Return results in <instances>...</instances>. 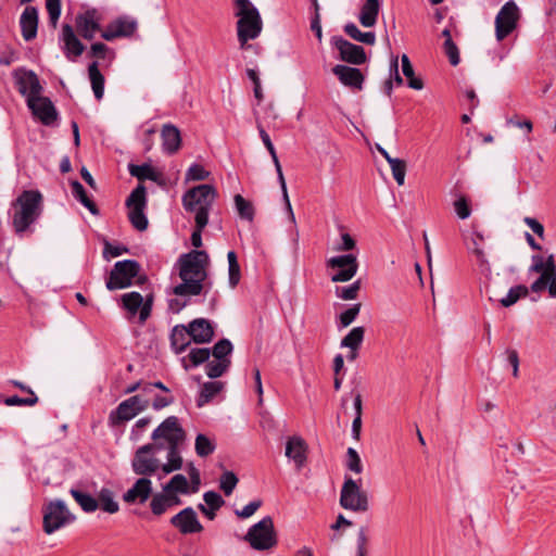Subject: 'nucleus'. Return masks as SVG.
Segmentation results:
<instances>
[{"mask_svg":"<svg viewBox=\"0 0 556 556\" xmlns=\"http://www.w3.org/2000/svg\"><path fill=\"white\" fill-rule=\"evenodd\" d=\"M207 264L208 255L202 250H193L180 255L178 265L181 283L174 287L173 293L179 296L199 295L203 291L207 277Z\"/></svg>","mask_w":556,"mask_h":556,"instance_id":"f257e3e1","label":"nucleus"},{"mask_svg":"<svg viewBox=\"0 0 556 556\" xmlns=\"http://www.w3.org/2000/svg\"><path fill=\"white\" fill-rule=\"evenodd\" d=\"M12 226L16 235H23L42 212V195L38 190H25L12 203Z\"/></svg>","mask_w":556,"mask_h":556,"instance_id":"f03ea898","label":"nucleus"},{"mask_svg":"<svg viewBox=\"0 0 556 556\" xmlns=\"http://www.w3.org/2000/svg\"><path fill=\"white\" fill-rule=\"evenodd\" d=\"M237 37L242 50L255 48L249 43L263 30V21L257 8L250 0H236Z\"/></svg>","mask_w":556,"mask_h":556,"instance_id":"7ed1b4c3","label":"nucleus"},{"mask_svg":"<svg viewBox=\"0 0 556 556\" xmlns=\"http://www.w3.org/2000/svg\"><path fill=\"white\" fill-rule=\"evenodd\" d=\"M217 198L216 189L211 185H199L189 189L182 195L184 208L194 214V222L199 227H206L208 213Z\"/></svg>","mask_w":556,"mask_h":556,"instance_id":"20e7f679","label":"nucleus"},{"mask_svg":"<svg viewBox=\"0 0 556 556\" xmlns=\"http://www.w3.org/2000/svg\"><path fill=\"white\" fill-rule=\"evenodd\" d=\"M42 528L47 534H52L75 520V516L62 500L47 503L42 508Z\"/></svg>","mask_w":556,"mask_h":556,"instance_id":"39448f33","label":"nucleus"},{"mask_svg":"<svg viewBox=\"0 0 556 556\" xmlns=\"http://www.w3.org/2000/svg\"><path fill=\"white\" fill-rule=\"evenodd\" d=\"M244 540L256 551H266L276 546L277 538L271 517H264L253 525L247 532Z\"/></svg>","mask_w":556,"mask_h":556,"instance_id":"423d86ee","label":"nucleus"},{"mask_svg":"<svg viewBox=\"0 0 556 556\" xmlns=\"http://www.w3.org/2000/svg\"><path fill=\"white\" fill-rule=\"evenodd\" d=\"M128 208V219L132 227L138 231H144L149 222L144 214L147 207V189L143 185H138L126 200Z\"/></svg>","mask_w":556,"mask_h":556,"instance_id":"0eeeda50","label":"nucleus"},{"mask_svg":"<svg viewBox=\"0 0 556 556\" xmlns=\"http://www.w3.org/2000/svg\"><path fill=\"white\" fill-rule=\"evenodd\" d=\"M340 505L344 509L355 513L368 510L369 504L366 492L351 477H345L340 492Z\"/></svg>","mask_w":556,"mask_h":556,"instance_id":"6e6552de","label":"nucleus"},{"mask_svg":"<svg viewBox=\"0 0 556 556\" xmlns=\"http://www.w3.org/2000/svg\"><path fill=\"white\" fill-rule=\"evenodd\" d=\"M140 265L135 260H124L115 263L106 280V288L111 291L125 289L132 283V279L138 276Z\"/></svg>","mask_w":556,"mask_h":556,"instance_id":"1a4fd4ad","label":"nucleus"},{"mask_svg":"<svg viewBox=\"0 0 556 556\" xmlns=\"http://www.w3.org/2000/svg\"><path fill=\"white\" fill-rule=\"evenodd\" d=\"M326 266L332 271L330 277L332 282L350 281L358 270L357 257L351 253L330 257Z\"/></svg>","mask_w":556,"mask_h":556,"instance_id":"9d476101","label":"nucleus"},{"mask_svg":"<svg viewBox=\"0 0 556 556\" xmlns=\"http://www.w3.org/2000/svg\"><path fill=\"white\" fill-rule=\"evenodd\" d=\"M149 407V401L141 399L139 395H132L121 402L118 406L109 415L111 426H118L125 421L132 419L139 413Z\"/></svg>","mask_w":556,"mask_h":556,"instance_id":"9b49d317","label":"nucleus"},{"mask_svg":"<svg viewBox=\"0 0 556 556\" xmlns=\"http://www.w3.org/2000/svg\"><path fill=\"white\" fill-rule=\"evenodd\" d=\"M156 447V445L148 443L136 451L131 462V468L136 475L147 478L161 467L160 460L152 455Z\"/></svg>","mask_w":556,"mask_h":556,"instance_id":"f8f14e48","label":"nucleus"},{"mask_svg":"<svg viewBox=\"0 0 556 556\" xmlns=\"http://www.w3.org/2000/svg\"><path fill=\"white\" fill-rule=\"evenodd\" d=\"M519 16V9L513 0L501 8L495 17V36L498 41L505 39L517 27Z\"/></svg>","mask_w":556,"mask_h":556,"instance_id":"ddd939ff","label":"nucleus"},{"mask_svg":"<svg viewBox=\"0 0 556 556\" xmlns=\"http://www.w3.org/2000/svg\"><path fill=\"white\" fill-rule=\"evenodd\" d=\"M485 236L472 225L469 241L466 242L467 251L475 257L479 271L486 278L491 277V263L484 250Z\"/></svg>","mask_w":556,"mask_h":556,"instance_id":"4468645a","label":"nucleus"},{"mask_svg":"<svg viewBox=\"0 0 556 556\" xmlns=\"http://www.w3.org/2000/svg\"><path fill=\"white\" fill-rule=\"evenodd\" d=\"M123 307L129 313L130 316H135L139 313V321L141 324L150 317L152 311L153 296L149 294L143 296L136 291L124 293L121 298Z\"/></svg>","mask_w":556,"mask_h":556,"instance_id":"2eb2a0df","label":"nucleus"},{"mask_svg":"<svg viewBox=\"0 0 556 556\" xmlns=\"http://www.w3.org/2000/svg\"><path fill=\"white\" fill-rule=\"evenodd\" d=\"M186 438L185 430L176 416L167 417L152 433V439H164L167 446H179Z\"/></svg>","mask_w":556,"mask_h":556,"instance_id":"dca6fc26","label":"nucleus"},{"mask_svg":"<svg viewBox=\"0 0 556 556\" xmlns=\"http://www.w3.org/2000/svg\"><path fill=\"white\" fill-rule=\"evenodd\" d=\"M170 525L184 534H194L203 531L197 513L192 507H186L170 518Z\"/></svg>","mask_w":556,"mask_h":556,"instance_id":"f3484780","label":"nucleus"},{"mask_svg":"<svg viewBox=\"0 0 556 556\" xmlns=\"http://www.w3.org/2000/svg\"><path fill=\"white\" fill-rule=\"evenodd\" d=\"M331 41L339 51L342 61L355 65L365 63L366 53L363 47L354 45L339 36L332 37Z\"/></svg>","mask_w":556,"mask_h":556,"instance_id":"a211bd4d","label":"nucleus"},{"mask_svg":"<svg viewBox=\"0 0 556 556\" xmlns=\"http://www.w3.org/2000/svg\"><path fill=\"white\" fill-rule=\"evenodd\" d=\"M62 51L67 60L75 62L85 51V46L75 35L70 24H64L61 31Z\"/></svg>","mask_w":556,"mask_h":556,"instance_id":"6ab92c4d","label":"nucleus"},{"mask_svg":"<svg viewBox=\"0 0 556 556\" xmlns=\"http://www.w3.org/2000/svg\"><path fill=\"white\" fill-rule=\"evenodd\" d=\"M28 108L31 110L33 114L38 117L42 124L51 125L56 119V111L49 98L38 97L29 98L27 102Z\"/></svg>","mask_w":556,"mask_h":556,"instance_id":"aec40b11","label":"nucleus"},{"mask_svg":"<svg viewBox=\"0 0 556 556\" xmlns=\"http://www.w3.org/2000/svg\"><path fill=\"white\" fill-rule=\"evenodd\" d=\"M137 21L127 16L119 17L108 25L101 37L111 41L118 37H129L137 30Z\"/></svg>","mask_w":556,"mask_h":556,"instance_id":"412c9836","label":"nucleus"},{"mask_svg":"<svg viewBox=\"0 0 556 556\" xmlns=\"http://www.w3.org/2000/svg\"><path fill=\"white\" fill-rule=\"evenodd\" d=\"M15 78L18 92L25 96L27 100L40 94L42 88L38 76L33 71H16Z\"/></svg>","mask_w":556,"mask_h":556,"instance_id":"4be33fe9","label":"nucleus"},{"mask_svg":"<svg viewBox=\"0 0 556 556\" xmlns=\"http://www.w3.org/2000/svg\"><path fill=\"white\" fill-rule=\"evenodd\" d=\"M152 493V482L150 479L141 477L134 485L124 493L123 501L127 504H143Z\"/></svg>","mask_w":556,"mask_h":556,"instance_id":"5701e85b","label":"nucleus"},{"mask_svg":"<svg viewBox=\"0 0 556 556\" xmlns=\"http://www.w3.org/2000/svg\"><path fill=\"white\" fill-rule=\"evenodd\" d=\"M286 456L292 459L300 469L306 462L307 444L303 438L299 435L290 437L286 443Z\"/></svg>","mask_w":556,"mask_h":556,"instance_id":"b1692460","label":"nucleus"},{"mask_svg":"<svg viewBox=\"0 0 556 556\" xmlns=\"http://www.w3.org/2000/svg\"><path fill=\"white\" fill-rule=\"evenodd\" d=\"M190 337L198 344L207 343L214 337V329L210 320L195 318L188 324Z\"/></svg>","mask_w":556,"mask_h":556,"instance_id":"393cba45","label":"nucleus"},{"mask_svg":"<svg viewBox=\"0 0 556 556\" xmlns=\"http://www.w3.org/2000/svg\"><path fill=\"white\" fill-rule=\"evenodd\" d=\"M332 72L344 86L362 89L364 76L358 68L338 64Z\"/></svg>","mask_w":556,"mask_h":556,"instance_id":"a878e982","label":"nucleus"},{"mask_svg":"<svg viewBox=\"0 0 556 556\" xmlns=\"http://www.w3.org/2000/svg\"><path fill=\"white\" fill-rule=\"evenodd\" d=\"M22 36L26 41L36 38L38 29V11L35 7H26L20 18Z\"/></svg>","mask_w":556,"mask_h":556,"instance_id":"bb28decb","label":"nucleus"},{"mask_svg":"<svg viewBox=\"0 0 556 556\" xmlns=\"http://www.w3.org/2000/svg\"><path fill=\"white\" fill-rule=\"evenodd\" d=\"M161 137L163 141V149L168 154L176 153L181 144V137L179 129L172 125L166 124L163 126L161 131Z\"/></svg>","mask_w":556,"mask_h":556,"instance_id":"cd10ccee","label":"nucleus"},{"mask_svg":"<svg viewBox=\"0 0 556 556\" xmlns=\"http://www.w3.org/2000/svg\"><path fill=\"white\" fill-rule=\"evenodd\" d=\"M380 7L381 4L379 0L364 1L358 15V21L363 27L370 28L376 25Z\"/></svg>","mask_w":556,"mask_h":556,"instance_id":"c85d7f7f","label":"nucleus"},{"mask_svg":"<svg viewBox=\"0 0 556 556\" xmlns=\"http://www.w3.org/2000/svg\"><path fill=\"white\" fill-rule=\"evenodd\" d=\"M76 27L81 37L91 40L99 29V24L94 21L93 15L87 12L77 16Z\"/></svg>","mask_w":556,"mask_h":556,"instance_id":"c756f323","label":"nucleus"},{"mask_svg":"<svg viewBox=\"0 0 556 556\" xmlns=\"http://www.w3.org/2000/svg\"><path fill=\"white\" fill-rule=\"evenodd\" d=\"M191 340L188 326L178 325L174 327L170 334V342L176 353L184 352Z\"/></svg>","mask_w":556,"mask_h":556,"instance_id":"7c9ffc66","label":"nucleus"},{"mask_svg":"<svg viewBox=\"0 0 556 556\" xmlns=\"http://www.w3.org/2000/svg\"><path fill=\"white\" fill-rule=\"evenodd\" d=\"M88 76L90 79L91 88L97 100H101L104 94V76L99 70L97 61L92 62L88 66Z\"/></svg>","mask_w":556,"mask_h":556,"instance_id":"2f4dec72","label":"nucleus"},{"mask_svg":"<svg viewBox=\"0 0 556 556\" xmlns=\"http://www.w3.org/2000/svg\"><path fill=\"white\" fill-rule=\"evenodd\" d=\"M128 169H129L130 175L138 178L139 180L149 179L154 182H157L159 185H163L162 175L160 173H157L149 164H142V165L130 164Z\"/></svg>","mask_w":556,"mask_h":556,"instance_id":"473e14b6","label":"nucleus"},{"mask_svg":"<svg viewBox=\"0 0 556 556\" xmlns=\"http://www.w3.org/2000/svg\"><path fill=\"white\" fill-rule=\"evenodd\" d=\"M531 271L539 273L540 276L551 277L555 274L556 265L554 256L551 254L547 258L541 255L532 256Z\"/></svg>","mask_w":556,"mask_h":556,"instance_id":"72a5a7b5","label":"nucleus"},{"mask_svg":"<svg viewBox=\"0 0 556 556\" xmlns=\"http://www.w3.org/2000/svg\"><path fill=\"white\" fill-rule=\"evenodd\" d=\"M72 193L92 215H99V208L96 203L87 195L84 186L74 180L71 182Z\"/></svg>","mask_w":556,"mask_h":556,"instance_id":"f704fd0d","label":"nucleus"},{"mask_svg":"<svg viewBox=\"0 0 556 556\" xmlns=\"http://www.w3.org/2000/svg\"><path fill=\"white\" fill-rule=\"evenodd\" d=\"M182 468V457L179 453V446H167V462L161 465L165 475Z\"/></svg>","mask_w":556,"mask_h":556,"instance_id":"c9c22d12","label":"nucleus"},{"mask_svg":"<svg viewBox=\"0 0 556 556\" xmlns=\"http://www.w3.org/2000/svg\"><path fill=\"white\" fill-rule=\"evenodd\" d=\"M224 388V383L220 381L205 382L202 386L200 396L197 401L199 407L206 405L216 394H218Z\"/></svg>","mask_w":556,"mask_h":556,"instance_id":"e433bc0d","label":"nucleus"},{"mask_svg":"<svg viewBox=\"0 0 556 556\" xmlns=\"http://www.w3.org/2000/svg\"><path fill=\"white\" fill-rule=\"evenodd\" d=\"M402 62V72L403 75L407 78V85L409 88L415 90H421L424 88V81L415 76V72L413 65L409 61V58L406 54L401 56Z\"/></svg>","mask_w":556,"mask_h":556,"instance_id":"4c0bfd02","label":"nucleus"},{"mask_svg":"<svg viewBox=\"0 0 556 556\" xmlns=\"http://www.w3.org/2000/svg\"><path fill=\"white\" fill-rule=\"evenodd\" d=\"M365 336V329L362 326L354 327L350 332L341 340V348H348L350 350H358L363 343Z\"/></svg>","mask_w":556,"mask_h":556,"instance_id":"58836bf2","label":"nucleus"},{"mask_svg":"<svg viewBox=\"0 0 556 556\" xmlns=\"http://www.w3.org/2000/svg\"><path fill=\"white\" fill-rule=\"evenodd\" d=\"M344 31L352 39L372 46L376 42V35L372 31L363 33L354 23H348L344 25Z\"/></svg>","mask_w":556,"mask_h":556,"instance_id":"ea45409f","label":"nucleus"},{"mask_svg":"<svg viewBox=\"0 0 556 556\" xmlns=\"http://www.w3.org/2000/svg\"><path fill=\"white\" fill-rule=\"evenodd\" d=\"M70 493L86 513H92L99 507L98 501L90 494L80 492L76 489H72Z\"/></svg>","mask_w":556,"mask_h":556,"instance_id":"a19ab883","label":"nucleus"},{"mask_svg":"<svg viewBox=\"0 0 556 556\" xmlns=\"http://www.w3.org/2000/svg\"><path fill=\"white\" fill-rule=\"evenodd\" d=\"M165 492H175L180 494L189 493V483L184 475H175L164 486Z\"/></svg>","mask_w":556,"mask_h":556,"instance_id":"79ce46f5","label":"nucleus"},{"mask_svg":"<svg viewBox=\"0 0 556 556\" xmlns=\"http://www.w3.org/2000/svg\"><path fill=\"white\" fill-rule=\"evenodd\" d=\"M98 503L99 507L109 514H115L119 509V505L114 500L113 493L108 489L101 490Z\"/></svg>","mask_w":556,"mask_h":556,"instance_id":"37998d69","label":"nucleus"},{"mask_svg":"<svg viewBox=\"0 0 556 556\" xmlns=\"http://www.w3.org/2000/svg\"><path fill=\"white\" fill-rule=\"evenodd\" d=\"M362 287L361 280H355L353 283L346 287H336L334 294L337 298L344 301L356 300Z\"/></svg>","mask_w":556,"mask_h":556,"instance_id":"c03bdc74","label":"nucleus"},{"mask_svg":"<svg viewBox=\"0 0 556 556\" xmlns=\"http://www.w3.org/2000/svg\"><path fill=\"white\" fill-rule=\"evenodd\" d=\"M228 260V275H229V285L231 288H235L241 278L240 266L237 260V254L235 251H229L227 254Z\"/></svg>","mask_w":556,"mask_h":556,"instance_id":"a18cd8bd","label":"nucleus"},{"mask_svg":"<svg viewBox=\"0 0 556 556\" xmlns=\"http://www.w3.org/2000/svg\"><path fill=\"white\" fill-rule=\"evenodd\" d=\"M388 163L391 167L393 178L399 186H403L406 175V162L396 157H388Z\"/></svg>","mask_w":556,"mask_h":556,"instance_id":"49530a36","label":"nucleus"},{"mask_svg":"<svg viewBox=\"0 0 556 556\" xmlns=\"http://www.w3.org/2000/svg\"><path fill=\"white\" fill-rule=\"evenodd\" d=\"M528 288L526 286L519 285L509 289L506 296L500 300L501 304L504 307H509L514 305L519 299L528 295Z\"/></svg>","mask_w":556,"mask_h":556,"instance_id":"de8ad7c7","label":"nucleus"},{"mask_svg":"<svg viewBox=\"0 0 556 556\" xmlns=\"http://www.w3.org/2000/svg\"><path fill=\"white\" fill-rule=\"evenodd\" d=\"M230 364V359H215L208 362L205 367L206 375L212 379L218 378L226 372Z\"/></svg>","mask_w":556,"mask_h":556,"instance_id":"09e8293b","label":"nucleus"},{"mask_svg":"<svg viewBox=\"0 0 556 556\" xmlns=\"http://www.w3.org/2000/svg\"><path fill=\"white\" fill-rule=\"evenodd\" d=\"M233 200L239 216L247 220H252L254 216L252 203L245 200L241 194H236Z\"/></svg>","mask_w":556,"mask_h":556,"instance_id":"8fccbe9b","label":"nucleus"},{"mask_svg":"<svg viewBox=\"0 0 556 556\" xmlns=\"http://www.w3.org/2000/svg\"><path fill=\"white\" fill-rule=\"evenodd\" d=\"M238 478L232 471H225L219 479V488L225 493L226 496H229L238 484Z\"/></svg>","mask_w":556,"mask_h":556,"instance_id":"3c124183","label":"nucleus"},{"mask_svg":"<svg viewBox=\"0 0 556 556\" xmlns=\"http://www.w3.org/2000/svg\"><path fill=\"white\" fill-rule=\"evenodd\" d=\"M215 450L212 441L204 434H198L195 438V452L200 457H206Z\"/></svg>","mask_w":556,"mask_h":556,"instance_id":"603ef678","label":"nucleus"},{"mask_svg":"<svg viewBox=\"0 0 556 556\" xmlns=\"http://www.w3.org/2000/svg\"><path fill=\"white\" fill-rule=\"evenodd\" d=\"M232 352V344L228 339H222L215 343L212 354L216 359H229L227 356Z\"/></svg>","mask_w":556,"mask_h":556,"instance_id":"864d4df0","label":"nucleus"},{"mask_svg":"<svg viewBox=\"0 0 556 556\" xmlns=\"http://www.w3.org/2000/svg\"><path fill=\"white\" fill-rule=\"evenodd\" d=\"M361 307H362V304L356 303V304H353L348 309H345L344 312H342L339 315L340 326L343 328L350 326L358 316V314L361 312Z\"/></svg>","mask_w":556,"mask_h":556,"instance_id":"5fc2aeb1","label":"nucleus"},{"mask_svg":"<svg viewBox=\"0 0 556 556\" xmlns=\"http://www.w3.org/2000/svg\"><path fill=\"white\" fill-rule=\"evenodd\" d=\"M150 507L154 515H163L169 508L166 495H164L163 492L154 494L150 502Z\"/></svg>","mask_w":556,"mask_h":556,"instance_id":"6e6d98bb","label":"nucleus"},{"mask_svg":"<svg viewBox=\"0 0 556 556\" xmlns=\"http://www.w3.org/2000/svg\"><path fill=\"white\" fill-rule=\"evenodd\" d=\"M275 168H276V172H277L279 184L281 186V190H282V194H283V200L286 202V206H287V210L289 212L290 219H291V222L293 224H295V217H294V214H293V211H292V206H291V203H290V200H289V195H288V191H287V185H286V180H285V176H283V173H282L281 165L280 164L275 165Z\"/></svg>","mask_w":556,"mask_h":556,"instance_id":"4d7b16f0","label":"nucleus"},{"mask_svg":"<svg viewBox=\"0 0 556 556\" xmlns=\"http://www.w3.org/2000/svg\"><path fill=\"white\" fill-rule=\"evenodd\" d=\"M8 406H34L38 403V396L35 393L27 397H20L17 395L9 396L4 400Z\"/></svg>","mask_w":556,"mask_h":556,"instance_id":"13d9d810","label":"nucleus"},{"mask_svg":"<svg viewBox=\"0 0 556 556\" xmlns=\"http://www.w3.org/2000/svg\"><path fill=\"white\" fill-rule=\"evenodd\" d=\"M46 9L51 25L56 27L61 15V0H46Z\"/></svg>","mask_w":556,"mask_h":556,"instance_id":"bf43d9fd","label":"nucleus"},{"mask_svg":"<svg viewBox=\"0 0 556 556\" xmlns=\"http://www.w3.org/2000/svg\"><path fill=\"white\" fill-rule=\"evenodd\" d=\"M208 176L210 172H207L202 165L192 164L186 173V180H205Z\"/></svg>","mask_w":556,"mask_h":556,"instance_id":"052dcab7","label":"nucleus"},{"mask_svg":"<svg viewBox=\"0 0 556 556\" xmlns=\"http://www.w3.org/2000/svg\"><path fill=\"white\" fill-rule=\"evenodd\" d=\"M203 500L205 503L204 505L206 507L212 508V510H218L225 504V501L223 500L220 494H218L215 491L205 492L203 494Z\"/></svg>","mask_w":556,"mask_h":556,"instance_id":"680f3d73","label":"nucleus"},{"mask_svg":"<svg viewBox=\"0 0 556 556\" xmlns=\"http://www.w3.org/2000/svg\"><path fill=\"white\" fill-rule=\"evenodd\" d=\"M247 76L254 85V88H253L254 97L257 100V104H260L264 99V94H263L261 79L258 77V74L255 70L248 68Z\"/></svg>","mask_w":556,"mask_h":556,"instance_id":"e2e57ef3","label":"nucleus"},{"mask_svg":"<svg viewBox=\"0 0 556 556\" xmlns=\"http://www.w3.org/2000/svg\"><path fill=\"white\" fill-rule=\"evenodd\" d=\"M210 355V349L197 348L190 351L189 358L193 366H199L200 364H203L204 362L208 361Z\"/></svg>","mask_w":556,"mask_h":556,"instance_id":"0e129e2a","label":"nucleus"},{"mask_svg":"<svg viewBox=\"0 0 556 556\" xmlns=\"http://www.w3.org/2000/svg\"><path fill=\"white\" fill-rule=\"evenodd\" d=\"M90 55L97 59H106L112 60L114 58V52L109 49V47L102 42L92 43L90 47Z\"/></svg>","mask_w":556,"mask_h":556,"instance_id":"69168bd1","label":"nucleus"},{"mask_svg":"<svg viewBox=\"0 0 556 556\" xmlns=\"http://www.w3.org/2000/svg\"><path fill=\"white\" fill-rule=\"evenodd\" d=\"M346 455H348V462H346L348 468L351 471H354L355 473H361L363 470V466H362V462H361L358 453L353 447H349Z\"/></svg>","mask_w":556,"mask_h":556,"instance_id":"338daca9","label":"nucleus"},{"mask_svg":"<svg viewBox=\"0 0 556 556\" xmlns=\"http://www.w3.org/2000/svg\"><path fill=\"white\" fill-rule=\"evenodd\" d=\"M454 210L460 219H466L471 214V208H470L468 201L465 197H459L457 200H455Z\"/></svg>","mask_w":556,"mask_h":556,"instance_id":"774afa93","label":"nucleus"}]
</instances>
